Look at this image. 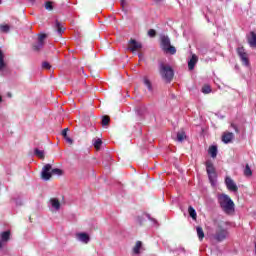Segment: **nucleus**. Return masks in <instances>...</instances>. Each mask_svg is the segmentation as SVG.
Instances as JSON below:
<instances>
[{"instance_id":"obj_8","label":"nucleus","mask_w":256,"mask_h":256,"mask_svg":"<svg viewBox=\"0 0 256 256\" xmlns=\"http://www.w3.org/2000/svg\"><path fill=\"white\" fill-rule=\"evenodd\" d=\"M41 175L44 181H49V179H51L52 177L51 164H46L43 167Z\"/></svg>"},{"instance_id":"obj_6","label":"nucleus","mask_w":256,"mask_h":256,"mask_svg":"<svg viewBox=\"0 0 256 256\" xmlns=\"http://www.w3.org/2000/svg\"><path fill=\"white\" fill-rule=\"evenodd\" d=\"M143 48V45L141 44V42H137L135 39H131L128 42V51H131V53H135V51H141V49Z\"/></svg>"},{"instance_id":"obj_5","label":"nucleus","mask_w":256,"mask_h":256,"mask_svg":"<svg viewBox=\"0 0 256 256\" xmlns=\"http://www.w3.org/2000/svg\"><path fill=\"white\" fill-rule=\"evenodd\" d=\"M237 54L240 57V60L245 67H249V54L245 51V48L238 47Z\"/></svg>"},{"instance_id":"obj_38","label":"nucleus","mask_w":256,"mask_h":256,"mask_svg":"<svg viewBox=\"0 0 256 256\" xmlns=\"http://www.w3.org/2000/svg\"><path fill=\"white\" fill-rule=\"evenodd\" d=\"M125 5H127V0H121V7L124 9Z\"/></svg>"},{"instance_id":"obj_17","label":"nucleus","mask_w":256,"mask_h":256,"mask_svg":"<svg viewBox=\"0 0 256 256\" xmlns=\"http://www.w3.org/2000/svg\"><path fill=\"white\" fill-rule=\"evenodd\" d=\"M141 249H143V243L141 241H137L133 247L134 255H139V253H141Z\"/></svg>"},{"instance_id":"obj_15","label":"nucleus","mask_w":256,"mask_h":256,"mask_svg":"<svg viewBox=\"0 0 256 256\" xmlns=\"http://www.w3.org/2000/svg\"><path fill=\"white\" fill-rule=\"evenodd\" d=\"M197 61H199V58L197 57V55L193 54L190 61H188V68L190 69V71H192V69H195Z\"/></svg>"},{"instance_id":"obj_40","label":"nucleus","mask_w":256,"mask_h":256,"mask_svg":"<svg viewBox=\"0 0 256 256\" xmlns=\"http://www.w3.org/2000/svg\"><path fill=\"white\" fill-rule=\"evenodd\" d=\"M139 59H141V57H143V54H138Z\"/></svg>"},{"instance_id":"obj_33","label":"nucleus","mask_w":256,"mask_h":256,"mask_svg":"<svg viewBox=\"0 0 256 256\" xmlns=\"http://www.w3.org/2000/svg\"><path fill=\"white\" fill-rule=\"evenodd\" d=\"M45 39H47V35L46 34H40L38 36V41L41 43H45Z\"/></svg>"},{"instance_id":"obj_10","label":"nucleus","mask_w":256,"mask_h":256,"mask_svg":"<svg viewBox=\"0 0 256 256\" xmlns=\"http://www.w3.org/2000/svg\"><path fill=\"white\" fill-rule=\"evenodd\" d=\"M51 211H59L61 209V202L57 198H51L49 201Z\"/></svg>"},{"instance_id":"obj_27","label":"nucleus","mask_w":256,"mask_h":256,"mask_svg":"<svg viewBox=\"0 0 256 256\" xmlns=\"http://www.w3.org/2000/svg\"><path fill=\"white\" fill-rule=\"evenodd\" d=\"M44 45H45V42L38 41L37 44L34 45V50L35 51H41V49H43Z\"/></svg>"},{"instance_id":"obj_41","label":"nucleus","mask_w":256,"mask_h":256,"mask_svg":"<svg viewBox=\"0 0 256 256\" xmlns=\"http://www.w3.org/2000/svg\"><path fill=\"white\" fill-rule=\"evenodd\" d=\"M3 101V98L0 96V103Z\"/></svg>"},{"instance_id":"obj_12","label":"nucleus","mask_w":256,"mask_h":256,"mask_svg":"<svg viewBox=\"0 0 256 256\" xmlns=\"http://www.w3.org/2000/svg\"><path fill=\"white\" fill-rule=\"evenodd\" d=\"M1 240H0V249L3 247V243H7L9 241V238L11 237V232L4 231L0 234Z\"/></svg>"},{"instance_id":"obj_37","label":"nucleus","mask_w":256,"mask_h":256,"mask_svg":"<svg viewBox=\"0 0 256 256\" xmlns=\"http://www.w3.org/2000/svg\"><path fill=\"white\" fill-rule=\"evenodd\" d=\"M67 131H69V128H66V129L62 130V136L64 137V139H65V137H68L67 136Z\"/></svg>"},{"instance_id":"obj_34","label":"nucleus","mask_w":256,"mask_h":256,"mask_svg":"<svg viewBox=\"0 0 256 256\" xmlns=\"http://www.w3.org/2000/svg\"><path fill=\"white\" fill-rule=\"evenodd\" d=\"M42 69H51V64H49V62H43L42 63Z\"/></svg>"},{"instance_id":"obj_4","label":"nucleus","mask_w":256,"mask_h":256,"mask_svg":"<svg viewBox=\"0 0 256 256\" xmlns=\"http://www.w3.org/2000/svg\"><path fill=\"white\" fill-rule=\"evenodd\" d=\"M206 171L211 185H215V183H217V172L215 171V166H213V162H211L210 160L206 161Z\"/></svg>"},{"instance_id":"obj_19","label":"nucleus","mask_w":256,"mask_h":256,"mask_svg":"<svg viewBox=\"0 0 256 256\" xmlns=\"http://www.w3.org/2000/svg\"><path fill=\"white\" fill-rule=\"evenodd\" d=\"M6 67L5 64V54L0 50V71H3V68Z\"/></svg>"},{"instance_id":"obj_7","label":"nucleus","mask_w":256,"mask_h":256,"mask_svg":"<svg viewBox=\"0 0 256 256\" xmlns=\"http://www.w3.org/2000/svg\"><path fill=\"white\" fill-rule=\"evenodd\" d=\"M225 185L228 191H231L232 193H237V191H239V187H237L235 181H233L232 178L229 176H226L225 178Z\"/></svg>"},{"instance_id":"obj_43","label":"nucleus","mask_w":256,"mask_h":256,"mask_svg":"<svg viewBox=\"0 0 256 256\" xmlns=\"http://www.w3.org/2000/svg\"><path fill=\"white\" fill-rule=\"evenodd\" d=\"M0 3H1V0H0Z\"/></svg>"},{"instance_id":"obj_29","label":"nucleus","mask_w":256,"mask_h":256,"mask_svg":"<svg viewBox=\"0 0 256 256\" xmlns=\"http://www.w3.org/2000/svg\"><path fill=\"white\" fill-rule=\"evenodd\" d=\"M110 121H111V118H109V116H103L102 126L105 127L106 125H109Z\"/></svg>"},{"instance_id":"obj_35","label":"nucleus","mask_w":256,"mask_h":256,"mask_svg":"<svg viewBox=\"0 0 256 256\" xmlns=\"http://www.w3.org/2000/svg\"><path fill=\"white\" fill-rule=\"evenodd\" d=\"M149 37H155L157 35V32L154 29H150L148 31Z\"/></svg>"},{"instance_id":"obj_36","label":"nucleus","mask_w":256,"mask_h":256,"mask_svg":"<svg viewBox=\"0 0 256 256\" xmlns=\"http://www.w3.org/2000/svg\"><path fill=\"white\" fill-rule=\"evenodd\" d=\"M65 141H67L70 145H73V139H71L69 136H66Z\"/></svg>"},{"instance_id":"obj_13","label":"nucleus","mask_w":256,"mask_h":256,"mask_svg":"<svg viewBox=\"0 0 256 256\" xmlns=\"http://www.w3.org/2000/svg\"><path fill=\"white\" fill-rule=\"evenodd\" d=\"M248 45L252 49H256V33L250 32V35L248 36Z\"/></svg>"},{"instance_id":"obj_14","label":"nucleus","mask_w":256,"mask_h":256,"mask_svg":"<svg viewBox=\"0 0 256 256\" xmlns=\"http://www.w3.org/2000/svg\"><path fill=\"white\" fill-rule=\"evenodd\" d=\"M235 135L231 132H224V134L222 135V141L223 143H231V141H233Z\"/></svg>"},{"instance_id":"obj_24","label":"nucleus","mask_w":256,"mask_h":256,"mask_svg":"<svg viewBox=\"0 0 256 256\" xmlns=\"http://www.w3.org/2000/svg\"><path fill=\"white\" fill-rule=\"evenodd\" d=\"M93 145H94L95 149H97V151H99L101 149V145H103V141L98 138V139L94 140Z\"/></svg>"},{"instance_id":"obj_28","label":"nucleus","mask_w":256,"mask_h":256,"mask_svg":"<svg viewBox=\"0 0 256 256\" xmlns=\"http://www.w3.org/2000/svg\"><path fill=\"white\" fill-rule=\"evenodd\" d=\"M244 175H246V177H251V175H253V172L251 171V168L249 167V165H246L244 169Z\"/></svg>"},{"instance_id":"obj_30","label":"nucleus","mask_w":256,"mask_h":256,"mask_svg":"<svg viewBox=\"0 0 256 256\" xmlns=\"http://www.w3.org/2000/svg\"><path fill=\"white\" fill-rule=\"evenodd\" d=\"M56 29H57L58 35H62V33H63V26H61V23H59V21H56Z\"/></svg>"},{"instance_id":"obj_20","label":"nucleus","mask_w":256,"mask_h":256,"mask_svg":"<svg viewBox=\"0 0 256 256\" xmlns=\"http://www.w3.org/2000/svg\"><path fill=\"white\" fill-rule=\"evenodd\" d=\"M34 154L36 155V157H39V159H45V151L40 150L39 148H36L34 150Z\"/></svg>"},{"instance_id":"obj_21","label":"nucleus","mask_w":256,"mask_h":256,"mask_svg":"<svg viewBox=\"0 0 256 256\" xmlns=\"http://www.w3.org/2000/svg\"><path fill=\"white\" fill-rule=\"evenodd\" d=\"M188 213L194 221L197 219V212L194 210L193 206H189Z\"/></svg>"},{"instance_id":"obj_16","label":"nucleus","mask_w":256,"mask_h":256,"mask_svg":"<svg viewBox=\"0 0 256 256\" xmlns=\"http://www.w3.org/2000/svg\"><path fill=\"white\" fill-rule=\"evenodd\" d=\"M185 139H187V134H185V130L178 131L177 136H176V141L178 143H183V141H185Z\"/></svg>"},{"instance_id":"obj_11","label":"nucleus","mask_w":256,"mask_h":256,"mask_svg":"<svg viewBox=\"0 0 256 256\" xmlns=\"http://www.w3.org/2000/svg\"><path fill=\"white\" fill-rule=\"evenodd\" d=\"M76 239L78 241H80L81 243H84L87 245V243H89V241H91V238L89 237V234L85 233V232H80L76 234Z\"/></svg>"},{"instance_id":"obj_42","label":"nucleus","mask_w":256,"mask_h":256,"mask_svg":"<svg viewBox=\"0 0 256 256\" xmlns=\"http://www.w3.org/2000/svg\"><path fill=\"white\" fill-rule=\"evenodd\" d=\"M156 1H161V0H156Z\"/></svg>"},{"instance_id":"obj_1","label":"nucleus","mask_w":256,"mask_h":256,"mask_svg":"<svg viewBox=\"0 0 256 256\" xmlns=\"http://www.w3.org/2000/svg\"><path fill=\"white\" fill-rule=\"evenodd\" d=\"M218 203L222 211H224L226 215H231L232 213H235V202H233V200L231 199V197H229V195L219 194Z\"/></svg>"},{"instance_id":"obj_32","label":"nucleus","mask_w":256,"mask_h":256,"mask_svg":"<svg viewBox=\"0 0 256 256\" xmlns=\"http://www.w3.org/2000/svg\"><path fill=\"white\" fill-rule=\"evenodd\" d=\"M9 29H10L9 25H1L0 26L1 33H9Z\"/></svg>"},{"instance_id":"obj_23","label":"nucleus","mask_w":256,"mask_h":256,"mask_svg":"<svg viewBox=\"0 0 256 256\" xmlns=\"http://www.w3.org/2000/svg\"><path fill=\"white\" fill-rule=\"evenodd\" d=\"M202 93H204V95H209V93H211L212 89L211 86L209 84H205L202 89H201Z\"/></svg>"},{"instance_id":"obj_31","label":"nucleus","mask_w":256,"mask_h":256,"mask_svg":"<svg viewBox=\"0 0 256 256\" xmlns=\"http://www.w3.org/2000/svg\"><path fill=\"white\" fill-rule=\"evenodd\" d=\"M45 9H46L47 11H53V2L47 1V2L45 3Z\"/></svg>"},{"instance_id":"obj_22","label":"nucleus","mask_w":256,"mask_h":256,"mask_svg":"<svg viewBox=\"0 0 256 256\" xmlns=\"http://www.w3.org/2000/svg\"><path fill=\"white\" fill-rule=\"evenodd\" d=\"M208 153L213 159H215V157H217V146H211L208 150Z\"/></svg>"},{"instance_id":"obj_18","label":"nucleus","mask_w":256,"mask_h":256,"mask_svg":"<svg viewBox=\"0 0 256 256\" xmlns=\"http://www.w3.org/2000/svg\"><path fill=\"white\" fill-rule=\"evenodd\" d=\"M196 232H197L199 241H203V239H205V232H203V228L201 226H198L196 228Z\"/></svg>"},{"instance_id":"obj_26","label":"nucleus","mask_w":256,"mask_h":256,"mask_svg":"<svg viewBox=\"0 0 256 256\" xmlns=\"http://www.w3.org/2000/svg\"><path fill=\"white\" fill-rule=\"evenodd\" d=\"M51 173L52 176L53 175H63V170L59 169V168H54L51 166Z\"/></svg>"},{"instance_id":"obj_25","label":"nucleus","mask_w":256,"mask_h":256,"mask_svg":"<svg viewBox=\"0 0 256 256\" xmlns=\"http://www.w3.org/2000/svg\"><path fill=\"white\" fill-rule=\"evenodd\" d=\"M144 85L147 86L148 91H153V86L151 85L149 78L144 77Z\"/></svg>"},{"instance_id":"obj_9","label":"nucleus","mask_w":256,"mask_h":256,"mask_svg":"<svg viewBox=\"0 0 256 256\" xmlns=\"http://www.w3.org/2000/svg\"><path fill=\"white\" fill-rule=\"evenodd\" d=\"M214 239L216 241H224V239H227V230L219 228L214 235Z\"/></svg>"},{"instance_id":"obj_39","label":"nucleus","mask_w":256,"mask_h":256,"mask_svg":"<svg viewBox=\"0 0 256 256\" xmlns=\"http://www.w3.org/2000/svg\"><path fill=\"white\" fill-rule=\"evenodd\" d=\"M231 127H233V129H235L236 133H239V129H237V126H235L234 124H232Z\"/></svg>"},{"instance_id":"obj_3","label":"nucleus","mask_w":256,"mask_h":256,"mask_svg":"<svg viewBox=\"0 0 256 256\" xmlns=\"http://www.w3.org/2000/svg\"><path fill=\"white\" fill-rule=\"evenodd\" d=\"M159 73L163 81H166V83H171V81H173L175 73L169 64L161 63L159 66Z\"/></svg>"},{"instance_id":"obj_2","label":"nucleus","mask_w":256,"mask_h":256,"mask_svg":"<svg viewBox=\"0 0 256 256\" xmlns=\"http://www.w3.org/2000/svg\"><path fill=\"white\" fill-rule=\"evenodd\" d=\"M160 48L168 55H175L177 53V48L171 45V38L165 34H160Z\"/></svg>"}]
</instances>
